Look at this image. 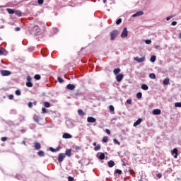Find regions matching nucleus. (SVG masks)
I'll list each match as a JSON object with an SVG mask.
<instances>
[{
    "instance_id": "nucleus-43",
    "label": "nucleus",
    "mask_w": 181,
    "mask_h": 181,
    "mask_svg": "<svg viewBox=\"0 0 181 181\" xmlns=\"http://www.w3.org/2000/svg\"><path fill=\"white\" fill-rule=\"evenodd\" d=\"M16 14L18 16H22V13H21V11H17L16 12Z\"/></svg>"
},
{
    "instance_id": "nucleus-47",
    "label": "nucleus",
    "mask_w": 181,
    "mask_h": 181,
    "mask_svg": "<svg viewBox=\"0 0 181 181\" xmlns=\"http://www.w3.org/2000/svg\"><path fill=\"white\" fill-rule=\"evenodd\" d=\"M7 139H8L7 137H2V138L1 139V141H2L3 142H5V141H6Z\"/></svg>"
},
{
    "instance_id": "nucleus-16",
    "label": "nucleus",
    "mask_w": 181,
    "mask_h": 181,
    "mask_svg": "<svg viewBox=\"0 0 181 181\" xmlns=\"http://www.w3.org/2000/svg\"><path fill=\"white\" fill-rule=\"evenodd\" d=\"M172 155H175L174 158L176 159V158H177V148H174L172 151Z\"/></svg>"
},
{
    "instance_id": "nucleus-8",
    "label": "nucleus",
    "mask_w": 181,
    "mask_h": 181,
    "mask_svg": "<svg viewBox=\"0 0 181 181\" xmlns=\"http://www.w3.org/2000/svg\"><path fill=\"white\" fill-rule=\"evenodd\" d=\"M62 137L65 139H70V138H73V136H71L69 133H64L62 136Z\"/></svg>"
},
{
    "instance_id": "nucleus-17",
    "label": "nucleus",
    "mask_w": 181,
    "mask_h": 181,
    "mask_svg": "<svg viewBox=\"0 0 181 181\" xmlns=\"http://www.w3.org/2000/svg\"><path fill=\"white\" fill-rule=\"evenodd\" d=\"M169 81H170L169 78H165V79L163 80V84L164 86H168V85L169 84Z\"/></svg>"
},
{
    "instance_id": "nucleus-18",
    "label": "nucleus",
    "mask_w": 181,
    "mask_h": 181,
    "mask_svg": "<svg viewBox=\"0 0 181 181\" xmlns=\"http://www.w3.org/2000/svg\"><path fill=\"white\" fill-rule=\"evenodd\" d=\"M99 159L100 160H104V159H105V154H104V153H100L99 155Z\"/></svg>"
},
{
    "instance_id": "nucleus-23",
    "label": "nucleus",
    "mask_w": 181,
    "mask_h": 181,
    "mask_svg": "<svg viewBox=\"0 0 181 181\" xmlns=\"http://www.w3.org/2000/svg\"><path fill=\"white\" fill-rule=\"evenodd\" d=\"M156 60V56H155V55L151 56V62L152 63H155Z\"/></svg>"
},
{
    "instance_id": "nucleus-19",
    "label": "nucleus",
    "mask_w": 181,
    "mask_h": 181,
    "mask_svg": "<svg viewBox=\"0 0 181 181\" xmlns=\"http://www.w3.org/2000/svg\"><path fill=\"white\" fill-rule=\"evenodd\" d=\"M6 11L10 15H13V13H15V10L12 8H7Z\"/></svg>"
},
{
    "instance_id": "nucleus-59",
    "label": "nucleus",
    "mask_w": 181,
    "mask_h": 181,
    "mask_svg": "<svg viewBox=\"0 0 181 181\" xmlns=\"http://www.w3.org/2000/svg\"><path fill=\"white\" fill-rule=\"evenodd\" d=\"M93 146H97V143L94 142L93 143Z\"/></svg>"
},
{
    "instance_id": "nucleus-52",
    "label": "nucleus",
    "mask_w": 181,
    "mask_h": 181,
    "mask_svg": "<svg viewBox=\"0 0 181 181\" xmlns=\"http://www.w3.org/2000/svg\"><path fill=\"white\" fill-rule=\"evenodd\" d=\"M27 81H28V82H31L32 81V78H30V76H28Z\"/></svg>"
},
{
    "instance_id": "nucleus-60",
    "label": "nucleus",
    "mask_w": 181,
    "mask_h": 181,
    "mask_svg": "<svg viewBox=\"0 0 181 181\" xmlns=\"http://www.w3.org/2000/svg\"><path fill=\"white\" fill-rule=\"evenodd\" d=\"M23 145H26V142L25 141H23Z\"/></svg>"
},
{
    "instance_id": "nucleus-2",
    "label": "nucleus",
    "mask_w": 181,
    "mask_h": 181,
    "mask_svg": "<svg viewBox=\"0 0 181 181\" xmlns=\"http://www.w3.org/2000/svg\"><path fill=\"white\" fill-rule=\"evenodd\" d=\"M127 37H128V30L127 29V28H124L121 34V37H122V39H125Z\"/></svg>"
},
{
    "instance_id": "nucleus-33",
    "label": "nucleus",
    "mask_w": 181,
    "mask_h": 181,
    "mask_svg": "<svg viewBox=\"0 0 181 181\" xmlns=\"http://www.w3.org/2000/svg\"><path fill=\"white\" fill-rule=\"evenodd\" d=\"M175 107H178L179 108H181V103H175Z\"/></svg>"
},
{
    "instance_id": "nucleus-10",
    "label": "nucleus",
    "mask_w": 181,
    "mask_h": 181,
    "mask_svg": "<svg viewBox=\"0 0 181 181\" xmlns=\"http://www.w3.org/2000/svg\"><path fill=\"white\" fill-rule=\"evenodd\" d=\"M160 112H161V111H160V109H154L153 110V115H160Z\"/></svg>"
},
{
    "instance_id": "nucleus-46",
    "label": "nucleus",
    "mask_w": 181,
    "mask_h": 181,
    "mask_svg": "<svg viewBox=\"0 0 181 181\" xmlns=\"http://www.w3.org/2000/svg\"><path fill=\"white\" fill-rule=\"evenodd\" d=\"M28 107H29V108H32V107H33V103L32 102H30L28 103Z\"/></svg>"
},
{
    "instance_id": "nucleus-6",
    "label": "nucleus",
    "mask_w": 181,
    "mask_h": 181,
    "mask_svg": "<svg viewBox=\"0 0 181 181\" xmlns=\"http://www.w3.org/2000/svg\"><path fill=\"white\" fill-rule=\"evenodd\" d=\"M142 15H144V12L143 11H137L136 13L133 14L132 16V18H136V16H142Z\"/></svg>"
},
{
    "instance_id": "nucleus-31",
    "label": "nucleus",
    "mask_w": 181,
    "mask_h": 181,
    "mask_svg": "<svg viewBox=\"0 0 181 181\" xmlns=\"http://www.w3.org/2000/svg\"><path fill=\"white\" fill-rule=\"evenodd\" d=\"M15 93H16V95H22V93L21 92L20 90H16Z\"/></svg>"
},
{
    "instance_id": "nucleus-49",
    "label": "nucleus",
    "mask_w": 181,
    "mask_h": 181,
    "mask_svg": "<svg viewBox=\"0 0 181 181\" xmlns=\"http://www.w3.org/2000/svg\"><path fill=\"white\" fill-rule=\"evenodd\" d=\"M127 103L128 104L131 105V104H132V100L131 99H128V100H127Z\"/></svg>"
},
{
    "instance_id": "nucleus-26",
    "label": "nucleus",
    "mask_w": 181,
    "mask_h": 181,
    "mask_svg": "<svg viewBox=\"0 0 181 181\" xmlns=\"http://www.w3.org/2000/svg\"><path fill=\"white\" fill-rule=\"evenodd\" d=\"M37 155L38 156H45V152H43V151H40L37 152Z\"/></svg>"
},
{
    "instance_id": "nucleus-25",
    "label": "nucleus",
    "mask_w": 181,
    "mask_h": 181,
    "mask_svg": "<svg viewBox=\"0 0 181 181\" xmlns=\"http://www.w3.org/2000/svg\"><path fill=\"white\" fill-rule=\"evenodd\" d=\"M101 149V145L98 144L95 148H94V151H100Z\"/></svg>"
},
{
    "instance_id": "nucleus-39",
    "label": "nucleus",
    "mask_w": 181,
    "mask_h": 181,
    "mask_svg": "<svg viewBox=\"0 0 181 181\" xmlns=\"http://www.w3.org/2000/svg\"><path fill=\"white\" fill-rule=\"evenodd\" d=\"M103 142H108V137L104 136L103 139Z\"/></svg>"
},
{
    "instance_id": "nucleus-3",
    "label": "nucleus",
    "mask_w": 181,
    "mask_h": 181,
    "mask_svg": "<svg viewBox=\"0 0 181 181\" xmlns=\"http://www.w3.org/2000/svg\"><path fill=\"white\" fill-rule=\"evenodd\" d=\"M134 60L137 62V63H143V62H145V57L139 58V57H134Z\"/></svg>"
},
{
    "instance_id": "nucleus-51",
    "label": "nucleus",
    "mask_w": 181,
    "mask_h": 181,
    "mask_svg": "<svg viewBox=\"0 0 181 181\" xmlns=\"http://www.w3.org/2000/svg\"><path fill=\"white\" fill-rule=\"evenodd\" d=\"M44 1L43 0H38L39 5H42Z\"/></svg>"
},
{
    "instance_id": "nucleus-29",
    "label": "nucleus",
    "mask_w": 181,
    "mask_h": 181,
    "mask_svg": "<svg viewBox=\"0 0 181 181\" xmlns=\"http://www.w3.org/2000/svg\"><path fill=\"white\" fill-rule=\"evenodd\" d=\"M44 106L46 107V108H49L50 107V103L49 102H45Z\"/></svg>"
},
{
    "instance_id": "nucleus-30",
    "label": "nucleus",
    "mask_w": 181,
    "mask_h": 181,
    "mask_svg": "<svg viewBox=\"0 0 181 181\" xmlns=\"http://www.w3.org/2000/svg\"><path fill=\"white\" fill-rule=\"evenodd\" d=\"M26 86L27 87H33V83L32 82H27Z\"/></svg>"
},
{
    "instance_id": "nucleus-21",
    "label": "nucleus",
    "mask_w": 181,
    "mask_h": 181,
    "mask_svg": "<svg viewBox=\"0 0 181 181\" xmlns=\"http://www.w3.org/2000/svg\"><path fill=\"white\" fill-rule=\"evenodd\" d=\"M120 72H121V69L119 68L115 69L113 71L114 74H118Z\"/></svg>"
},
{
    "instance_id": "nucleus-42",
    "label": "nucleus",
    "mask_w": 181,
    "mask_h": 181,
    "mask_svg": "<svg viewBox=\"0 0 181 181\" xmlns=\"http://www.w3.org/2000/svg\"><path fill=\"white\" fill-rule=\"evenodd\" d=\"M42 114H46V112H47V110H46V108H45V107H42Z\"/></svg>"
},
{
    "instance_id": "nucleus-55",
    "label": "nucleus",
    "mask_w": 181,
    "mask_h": 181,
    "mask_svg": "<svg viewBox=\"0 0 181 181\" xmlns=\"http://www.w3.org/2000/svg\"><path fill=\"white\" fill-rule=\"evenodd\" d=\"M15 30H16V32H19V30H21V28L16 27V28H15Z\"/></svg>"
},
{
    "instance_id": "nucleus-13",
    "label": "nucleus",
    "mask_w": 181,
    "mask_h": 181,
    "mask_svg": "<svg viewBox=\"0 0 181 181\" xmlns=\"http://www.w3.org/2000/svg\"><path fill=\"white\" fill-rule=\"evenodd\" d=\"M66 88H67V90H74V88H76V86L73 85V84H68L66 86Z\"/></svg>"
},
{
    "instance_id": "nucleus-54",
    "label": "nucleus",
    "mask_w": 181,
    "mask_h": 181,
    "mask_svg": "<svg viewBox=\"0 0 181 181\" xmlns=\"http://www.w3.org/2000/svg\"><path fill=\"white\" fill-rule=\"evenodd\" d=\"M157 177H158V179H160V177H162V174L161 173H158L157 174Z\"/></svg>"
},
{
    "instance_id": "nucleus-35",
    "label": "nucleus",
    "mask_w": 181,
    "mask_h": 181,
    "mask_svg": "<svg viewBox=\"0 0 181 181\" xmlns=\"http://www.w3.org/2000/svg\"><path fill=\"white\" fill-rule=\"evenodd\" d=\"M34 78H35V80H40V75L39 74L35 75Z\"/></svg>"
},
{
    "instance_id": "nucleus-64",
    "label": "nucleus",
    "mask_w": 181,
    "mask_h": 181,
    "mask_svg": "<svg viewBox=\"0 0 181 181\" xmlns=\"http://www.w3.org/2000/svg\"><path fill=\"white\" fill-rule=\"evenodd\" d=\"M4 6H0V9H1V8H3Z\"/></svg>"
},
{
    "instance_id": "nucleus-53",
    "label": "nucleus",
    "mask_w": 181,
    "mask_h": 181,
    "mask_svg": "<svg viewBox=\"0 0 181 181\" xmlns=\"http://www.w3.org/2000/svg\"><path fill=\"white\" fill-rule=\"evenodd\" d=\"M8 98L9 100H13V95H9Z\"/></svg>"
},
{
    "instance_id": "nucleus-34",
    "label": "nucleus",
    "mask_w": 181,
    "mask_h": 181,
    "mask_svg": "<svg viewBox=\"0 0 181 181\" xmlns=\"http://www.w3.org/2000/svg\"><path fill=\"white\" fill-rule=\"evenodd\" d=\"M109 110L111 112H114V110H115V108H114V106L113 105H110L109 107Z\"/></svg>"
},
{
    "instance_id": "nucleus-56",
    "label": "nucleus",
    "mask_w": 181,
    "mask_h": 181,
    "mask_svg": "<svg viewBox=\"0 0 181 181\" xmlns=\"http://www.w3.org/2000/svg\"><path fill=\"white\" fill-rule=\"evenodd\" d=\"M49 149L51 152H56V149L53 148V147H51Z\"/></svg>"
},
{
    "instance_id": "nucleus-11",
    "label": "nucleus",
    "mask_w": 181,
    "mask_h": 181,
    "mask_svg": "<svg viewBox=\"0 0 181 181\" xmlns=\"http://www.w3.org/2000/svg\"><path fill=\"white\" fill-rule=\"evenodd\" d=\"M87 121H88V122L94 123V122H95V121H97V119L93 117H88L87 118Z\"/></svg>"
},
{
    "instance_id": "nucleus-61",
    "label": "nucleus",
    "mask_w": 181,
    "mask_h": 181,
    "mask_svg": "<svg viewBox=\"0 0 181 181\" xmlns=\"http://www.w3.org/2000/svg\"><path fill=\"white\" fill-rule=\"evenodd\" d=\"M179 37L181 39V33H180Z\"/></svg>"
},
{
    "instance_id": "nucleus-15",
    "label": "nucleus",
    "mask_w": 181,
    "mask_h": 181,
    "mask_svg": "<svg viewBox=\"0 0 181 181\" xmlns=\"http://www.w3.org/2000/svg\"><path fill=\"white\" fill-rule=\"evenodd\" d=\"M107 165H108L109 168H113V166L115 165V163L112 160H110L107 163Z\"/></svg>"
},
{
    "instance_id": "nucleus-41",
    "label": "nucleus",
    "mask_w": 181,
    "mask_h": 181,
    "mask_svg": "<svg viewBox=\"0 0 181 181\" xmlns=\"http://www.w3.org/2000/svg\"><path fill=\"white\" fill-rule=\"evenodd\" d=\"M121 22H122V19L119 18V19L116 21V25H119V23H121Z\"/></svg>"
},
{
    "instance_id": "nucleus-27",
    "label": "nucleus",
    "mask_w": 181,
    "mask_h": 181,
    "mask_svg": "<svg viewBox=\"0 0 181 181\" xmlns=\"http://www.w3.org/2000/svg\"><path fill=\"white\" fill-rule=\"evenodd\" d=\"M149 77H150V78L155 80V78H156V75H155V74H150Z\"/></svg>"
},
{
    "instance_id": "nucleus-24",
    "label": "nucleus",
    "mask_w": 181,
    "mask_h": 181,
    "mask_svg": "<svg viewBox=\"0 0 181 181\" xmlns=\"http://www.w3.org/2000/svg\"><path fill=\"white\" fill-rule=\"evenodd\" d=\"M5 54V49L0 48V56H4Z\"/></svg>"
},
{
    "instance_id": "nucleus-9",
    "label": "nucleus",
    "mask_w": 181,
    "mask_h": 181,
    "mask_svg": "<svg viewBox=\"0 0 181 181\" xmlns=\"http://www.w3.org/2000/svg\"><path fill=\"white\" fill-rule=\"evenodd\" d=\"M34 148L37 151H39L42 148V146L40 145V143L35 142L34 143Z\"/></svg>"
},
{
    "instance_id": "nucleus-44",
    "label": "nucleus",
    "mask_w": 181,
    "mask_h": 181,
    "mask_svg": "<svg viewBox=\"0 0 181 181\" xmlns=\"http://www.w3.org/2000/svg\"><path fill=\"white\" fill-rule=\"evenodd\" d=\"M73 180H74V178L73 177L71 176L68 177V181H73Z\"/></svg>"
},
{
    "instance_id": "nucleus-38",
    "label": "nucleus",
    "mask_w": 181,
    "mask_h": 181,
    "mask_svg": "<svg viewBox=\"0 0 181 181\" xmlns=\"http://www.w3.org/2000/svg\"><path fill=\"white\" fill-rule=\"evenodd\" d=\"M114 144H117V145H121V143H119V141H118V140H117L116 139H113Z\"/></svg>"
},
{
    "instance_id": "nucleus-48",
    "label": "nucleus",
    "mask_w": 181,
    "mask_h": 181,
    "mask_svg": "<svg viewBox=\"0 0 181 181\" xmlns=\"http://www.w3.org/2000/svg\"><path fill=\"white\" fill-rule=\"evenodd\" d=\"M171 25H172L173 26H176V25H177V22L173 21V22H172Z\"/></svg>"
},
{
    "instance_id": "nucleus-32",
    "label": "nucleus",
    "mask_w": 181,
    "mask_h": 181,
    "mask_svg": "<svg viewBox=\"0 0 181 181\" xmlns=\"http://www.w3.org/2000/svg\"><path fill=\"white\" fill-rule=\"evenodd\" d=\"M136 97H137V98H142V93L139 92V93L136 94Z\"/></svg>"
},
{
    "instance_id": "nucleus-4",
    "label": "nucleus",
    "mask_w": 181,
    "mask_h": 181,
    "mask_svg": "<svg viewBox=\"0 0 181 181\" xmlns=\"http://www.w3.org/2000/svg\"><path fill=\"white\" fill-rule=\"evenodd\" d=\"M64 158H66V154L59 153L58 156V161L62 162V160H64Z\"/></svg>"
},
{
    "instance_id": "nucleus-20",
    "label": "nucleus",
    "mask_w": 181,
    "mask_h": 181,
    "mask_svg": "<svg viewBox=\"0 0 181 181\" xmlns=\"http://www.w3.org/2000/svg\"><path fill=\"white\" fill-rule=\"evenodd\" d=\"M141 88L142 90H149V87L148 86V85L145 83L141 85Z\"/></svg>"
},
{
    "instance_id": "nucleus-62",
    "label": "nucleus",
    "mask_w": 181,
    "mask_h": 181,
    "mask_svg": "<svg viewBox=\"0 0 181 181\" xmlns=\"http://www.w3.org/2000/svg\"><path fill=\"white\" fill-rule=\"evenodd\" d=\"M159 47V46H156V49H158Z\"/></svg>"
},
{
    "instance_id": "nucleus-1",
    "label": "nucleus",
    "mask_w": 181,
    "mask_h": 181,
    "mask_svg": "<svg viewBox=\"0 0 181 181\" xmlns=\"http://www.w3.org/2000/svg\"><path fill=\"white\" fill-rule=\"evenodd\" d=\"M117 36H118V30H114L110 33V40H115Z\"/></svg>"
},
{
    "instance_id": "nucleus-40",
    "label": "nucleus",
    "mask_w": 181,
    "mask_h": 181,
    "mask_svg": "<svg viewBox=\"0 0 181 181\" xmlns=\"http://www.w3.org/2000/svg\"><path fill=\"white\" fill-rule=\"evenodd\" d=\"M145 43H146V45H151L152 43V40H146L145 41Z\"/></svg>"
},
{
    "instance_id": "nucleus-28",
    "label": "nucleus",
    "mask_w": 181,
    "mask_h": 181,
    "mask_svg": "<svg viewBox=\"0 0 181 181\" xmlns=\"http://www.w3.org/2000/svg\"><path fill=\"white\" fill-rule=\"evenodd\" d=\"M78 115H86V113H84V112L82 110H78Z\"/></svg>"
},
{
    "instance_id": "nucleus-58",
    "label": "nucleus",
    "mask_w": 181,
    "mask_h": 181,
    "mask_svg": "<svg viewBox=\"0 0 181 181\" xmlns=\"http://www.w3.org/2000/svg\"><path fill=\"white\" fill-rule=\"evenodd\" d=\"M172 19V16H169L166 18V21H170Z\"/></svg>"
},
{
    "instance_id": "nucleus-22",
    "label": "nucleus",
    "mask_w": 181,
    "mask_h": 181,
    "mask_svg": "<svg viewBox=\"0 0 181 181\" xmlns=\"http://www.w3.org/2000/svg\"><path fill=\"white\" fill-rule=\"evenodd\" d=\"M33 119H34V121H35V122H39V121L40 120V118L39 117V116L35 115V116L33 117Z\"/></svg>"
},
{
    "instance_id": "nucleus-5",
    "label": "nucleus",
    "mask_w": 181,
    "mask_h": 181,
    "mask_svg": "<svg viewBox=\"0 0 181 181\" xmlns=\"http://www.w3.org/2000/svg\"><path fill=\"white\" fill-rule=\"evenodd\" d=\"M122 78H124V74H120L116 76V80L118 83L122 81Z\"/></svg>"
},
{
    "instance_id": "nucleus-63",
    "label": "nucleus",
    "mask_w": 181,
    "mask_h": 181,
    "mask_svg": "<svg viewBox=\"0 0 181 181\" xmlns=\"http://www.w3.org/2000/svg\"><path fill=\"white\" fill-rule=\"evenodd\" d=\"M55 151H59V148H57V149H56Z\"/></svg>"
},
{
    "instance_id": "nucleus-14",
    "label": "nucleus",
    "mask_w": 181,
    "mask_h": 181,
    "mask_svg": "<svg viewBox=\"0 0 181 181\" xmlns=\"http://www.w3.org/2000/svg\"><path fill=\"white\" fill-rule=\"evenodd\" d=\"M65 156H68V158H70L71 156V149H66L64 153Z\"/></svg>"
},
{
    "instance_id": "nucleus-7",
    "label": "nucleus",
    "mask_w": 181,
    "mask_h": 181,
    "mask_svg": "<svg viewBox=\"0 0 181 181\" xmlns=\"http://www.w3.org/2000/svg\"><path fill=\"white\" fill-rule=\"evenodd\" d=\"M1 76H11V71L6 70L1 71Z\"/></svg>"
},
{
    "instance_id": "nucleus-57",
    "label": "nucleus",
    "mask_w": 181,
    "mask_h": 181,
    "mask_svg": "<svg viewBox=\"0 0 181 181\" xmlns=\"http://www.w3.org/2000/svg\"><path fill=\"white\" fill-rule=\"evenodd\" d=\"M34 29H35V30H39V26L37 25L34 26Z\"/></svg>"
},
{
    "instance_id": "nucleus-45",
    "label": "nucleus",
    "mask_w": 181,
    "mask_h": 181,
    "mask_svg": "<svg viewBox=\"0 0 181 181\" xmlns=\"http://www.w3.org/2000/svg\"><path fill=\"white\" fill-rule=\"evenodd\" d=\"M75 149L77 152H78V151H81V147H79V146H76L75 147Z\"/></svg>"
},
{
    "instance_id": "nucleus-37",
    "label": "nucleus",
    "mask_w": 181,
    "mask_h": 181,
    "mask_svg": "<svg viewBox=\"0 0 181 181\" xmlns=\"http://www.w3.org/2000/svg\"><path fill=\"white\" fill-rule=\"evenodd\" d=\"M115 173H118V175H121L122 173V171L119 169L115 170Z\"/></svg>"
},
{
    "instance_id": "nucleus-12",
    "label": "nucleus",
    "mask_w": 181,
    "mask_h": 181,
    "mask_svg": "<svg viewBox=\"0 0 181 181\" xmlns=\"http://www.w3.org/2000/svg\"><path fill=\"white\" fill-rule=\"evenodd\" d=\"M142 122V119L139 118L133 124V127H138Z\"/></svg>"
},
{
    "instance_id": "nucleus-36",
    "label": "nucleus",
    "mask_w": 181,
    "mask_h": 181,
    "mask_svg": "<svg viewBox=\"0 0 181 181\" xmlns=\"http://www.w3.org/2000/svg\"><path fill=\"white\" fill-rule=\"evenodd\" d=\"M57 80L59 81V83H64V80H63V78H62L61 77H58Z\"/></svg>"
},
{
    "instance_id": "nucleus-50",
    "label": "nucleus",
    "mask_w": 181,
    "mask_h": 181,
    "mask_svg": "<svg viewBox=\"0 0 181 181\" xmlns=\"http://www.w3.org/2000/svg\"><path fill=\"white\" fill-rule=\"evenodd\" d=\"M105 132H106V134H107L108 135H110V134H111V132H110V129H106Z\"/></svg>"
}]
</instances>
